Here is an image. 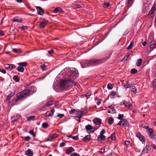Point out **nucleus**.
Wrapping results in <instances>:
<instances>
[{"instance_id": "4", "label": "nucleus", "mask_w": 156, "mask_h": 156, "mask_svg": "<svg viewBox=\"0 0 156 156\" xmlns=\"http://www.w3.org/2000/svg\"><path fill=\"white\" fill-rule=\"evenodd\" d=\"M87 62L90 66H94L101 63V61L98 59H92L87 61Z\"/></svg>"}, {"instance_id": "16", "label": "nucleus", "mask_w": 156, "mask_h": 156, "mask_svg": "<svg viewBox=\"0 0 156 156\" xmlns=\"http://www.w3.org/2000/svg\"><path fill=\"white\" fill-rule=\"evenodd\" d=\"M25 154L27 156H32L33 155L32 151L30 149H28L26 151Z\"/></svg>"}, {"instance_id": "17", "label": "nucleus", "mask_w": 156, "mask_h": 156, "mask_svg": "<svg viewBox=\"0 0 156 156\" xmlns=\"http://www.w3.org/2000/svg\"><path fill=\"white\" fill-rule=\"evenodd\" d=\"M28 89L30 90V92L31 93V95L35 92L36 91V89L34 86L30 87V88Z\"/></svg>"}, {"instance_id": "46", "label": "nucleus", "mask_w": 156, "mask_h": 156, "mask_svg": "<svg viewBox=\"0 0 156 156\" xmlns=\"http://www.w3.org/2000/svg\"><path fill=\"white\" fill-rule=\"evenodd\" d=\"M123 116L124 115L123 114H119L117 118L121 120L123 118Z\"/></svg>"}, {"instance_id": "55", "label": "nucleus", "mask_w": 156, "mask_h": 156, "mask_svg": "<svg viewBox=\"0 0 156 156\" xmlns=\"http://www.w3.org/2000/svg\"><path fill=\"white\" fill-rule=\"evenodd\" d=\"M66 145V144L64 142H62L60 144L59 146L60 147H63Z\"/></svg>"}, {"instance_id": "47", "label": "nucleus", "mask_w": 156, "mask_h": 156, "mask_svg": "<svg viewBox=\"0 0 156 156\" xmlns=\"http://www.w3.org/2000/svg\"><path fill=\"white\" fill-rule=\"evenodd\" d=\"M110 5V4L109 2L104 3L103 6L104 7H109Z\"/></svg>"}, {"instance_id": "50", "label": "nucleus", "mask_w": 156, "mask_h": 156, "mask_svg": "<svg viewBox=\"0 0 156 156\" xmlns=\"http://www.w3.org/2000/svg\"><path fill=\"white\" fill-rule=\"evenodd\" d=\"M29 133L31 135H32L34 137H35L36 136L35 134L34 133L33 130H30Z\"/></svg>"}, {"instance_id": "27", "label": "nucleus", "mask_w": 156, "mask_h": 156, "mask_svg": "<svg viewBox=\"0 0 156 156\" xmlns=\"http://www.w3.org/2000/svg\"><path fill=\"white\" fill-rule=\"evenodd\" d=\"M90 140V135L86 136L83 138V140L85 141H88Z\"/></svg>"}, {"instance_id": "21", "label": "nucleus", "mask_w": 156, "mask_h": 156, "mask_svg": "<svg viewBox=\"0 0 156 156\" xmlns=\"http://www.w3.org/2000/svg\"><path fill=\"white\" fill-rule=\"evenodd\" d=\"M12 51L17 54H20L22 52V50L20 48H13Z\"/></svg>"}, {"instance_id": "56", "label": "nucleus", "mask_w": 156, "mask_h": 156, "mask_svg": "<svg viewBox=\"0 0 156 156\" xmlns=\"http://www.w3.org/2000/svg\"><path fill=\"white\" fill-rule=\"evenodd\" d=\"M111 95L112 96H115L116 95V93L115 91H112L111 92Z\"/></svg>"}, {"instance_id": "62", "label": "nucleus", "mask_w": 156, "mask_h": 156, "mask_svg": "<svg viewBox=\"0 0 156 156\" xmlns=\"http://www.w3.org/2000/svg\"><path fill=\"white\" fill-rule=\"evenodd\" d=\"M153 85L154 87H156V79L154 80Z\"/></svg>"}, {"instance_id": "33", "label": "nucleus", "mask_w": 156, "mask_h": 156, "mask_svg": "<svg viewBox=\"0 0 156 156\" xmlns=\"http://www.w3.org/2000/svg\"><path fill=\"white\" fill-rule=\"evenodd\" d=\"M13 80L16 82H18L20 80L19 78L17 75H14L13 78Z\"/></svg>"}, {"instance_id": "58", "label": "nucleus", "mask_w": 156, "mask_h": 156, "mask_svg": "<svg viewBox=\"0 0 156 156\" xmlns=\"http://www.w3.org/2000/svg\"><path fill=\"white\" fill-rule=\"evenodd\" d=\"M100 150V151L102 154L104 153L105 151V149L104 148H102Z\"/></svg>"}, {"instance_id": "24", "label": "nucleus", "mask_w": 156, "mask_h": 156, "mask_svg": "<svg viewBox=\"0 0 156 156\" xmlns=\"http://www.w3.org/2000/svg\"><path fill=\"white\" fill-rule=\"evenodd\" d=\"M150 48L151 49L154 48H156V42L152 41L151 43Z\"/></svg>"}, {"instance_id": "54", "label": "nucleus", "mask_w": 156, "mask_h": 156, "mask_svg": "<svg viewBox=\"0 0 156 156\" xmlns=\"http://www.w3.org/2000/svg\"><path fill=\"white\" fill-rule=\"evenodd\" d=\"M70 156H80L78 154L74 152Z\"/></svg>"}, {"instance_id": "38", "label": "nucleus", "mask_w": 156, "mask_h": 156, "mask_svg": "<svg viewBox=\"0 0 156 156\" xmlns=\"http://www.w3.org/2000/svg\"><path fill=\"white\" fill-rule=\"evenodd\" d=\"M49 126L48 123L46 122L43 123L42 124V127L44 128H47Z\"/></svg>"}, {"instance_id": "25", "label": "nucleus", "mask_w": 156, "mask_h": 156, "mask_svg": "<svg viewBox=\"0 0 156 156\" xmlns=\"http://www.w3.org/2000/svg\"><path fill=\"white\" fill-rule=\"evenodd\" d=\"M114 119L112 117H109L108 120V123L110 125H111L114 122Z\"/></svg>"}, {"instance_id": "8", "label": "nucleus", "mask_w": 156, "mask_h": 156, "mask_svg": "<svg viewBox=\"0 0 156 156\" xmlns=\"http://www.w3.org/2000/svg\"><path fill=\"white\" fill-rule=\"evenodd\" d=\"M16 66L13 64H6L5 65V69L11 71L12 69L15 68Z\"/></svg>"}, {"instance_id": "43", "label": "nucleus", "mask_w": 156, "mask_h": 156, "mask_svg": "<svg viewBox=\"0 0 156 156\" xmlns=\"http://www.w3.org/2000/svg\"><path fill=\"white\" fill-rule=\"evenodd\" d=\"M41 67L42 70L44 71L45 70L46 66L45 64H43L41 65Z\"/></svg>"}, {"instance_id": "60", "label": "nucleus", "mask_w": 156, "mask_h": 156, "mask_svg": "<svg viewBox=\"0 0 156 156\" xmlns=\"http://www.w3.org/2000/svg\"><path fill=\"white\" fill-rule=\"evenodd\" d=\"M105 133V131L104 129H103L100 132V135H103V134H104Z\"/></svg>"}, {"instance_id": "39", "label": "nucleus", "mask_w": 156, "mask_h": 156, "mask_svg": "<svg viewBox=\"0 0 156 156\" xmlns=\"http://www.w3.org/2000/svg\"><path fill=\"white\" fill-rule=\"evenodd\" d=\"M146 148L144 149L142 152V154H144L145 153H147L148 151V148L149 147V146H147V145L146 146Z\"/></svg>"}, {"instance_id": "37", "label": "nucleus", "mask_w": 156, "mask_h": 156, "mask_svg": "<svg viewBox=\"0 0 156 156\" xmlns=\"http://www.w3.org/2000/svg\"><path fill=\"white\" fill-rule=\"evenodd\" d=\"M142 126L143 128H144L145 129H147L148 127V125L146 123H144L142 124Z\"/></svg>"}, {"instance_id": "1", "label": "nucleus", "mask_w": 156, "mask_h": 156, "mask_svg": "<svg viewBox=\"0 0 156 156\" xmlns=\"http://www.w3.org/2000/svg\"><path fill=\"white\" fill-rule=\"evenodd\" d=\"M76 82L71 80H62L60 81V86L61 87L64 89H69L70 88L72 85L75 86L76 85Z\"/></svg>"}, {"instance_id": "51", "label": "nucleus", "mask_w": 156, "mask_h": 156, "mask_svg": "<svg viewBox=\"0 0 156 156\" xmlns=\"http://www.w3.org/2000/svg\"><path fill=\"white\" fill-rule=\"evenodd\" d=\"M127 107L128 108L130 109H132V104L130 102H129Z\"/></svg>"}, {"instance_id": "42", "label": "nucleus", "mask_w": 156, "mask_h": 156, "mask_svg": "<svg viewBox=\"0 0 156 156\" xmlns=\"http://www.w3.org/2000/svg\"><path fill=\"white\" fill-rule=\"evenodd\" d=\"M125 144L127 147L129 146L130 144V141L129 140H126L125 142Z\"/></svg>"}, {"instance_id": "45", "label": "nucleus", "mask_w": 156, "mask_h": 156, "mask_svg": "<svg viewBox=\"0 0 156 156\" xmlns=\"http://www.w3.org/2000/svg\"><path fill=\"white\" fill-rule=\"evenodd\" d=\"M107 88L109 89H112L113 88V86L111 83H109L107 85Z\"/></svg>"}, {"instance_id": "53", "label": "nucleus", "mask_w": 156, "mask_h": 156, "mask_svg": "<svg viewBox=\"0 0 156 156\" xmlns=\"http://www.w3.org/2000/svg\"><path fill=\"white\" fill-rule=\"evenodd\" d=\"M64 116V114H58L57 116L60 118H61L63 117Z\"/></svg>"}, {"instance_id": "35", "label": "nucleus", "mask_w": 156, "mask_h": 156, "mask_svg": "<svg viewBox=\"0 0 156 156\" xmlns=\"http://www.w3.org/2000/svg\"><path fill=\"white\" fill-rule=\"evenodd\" d=\"M35 116H31L28 117L27 118V120L28 121H30L31 120H34Z\"/></svg>"}, {"instance_id": "59", "label": "nucleus", "mask_w": 156, "mask_h": 156, "mask_svg": "<svg viewBox=\"0 0 156 156\" xmlns=\"http://www.w3.org/2000/svg\"><path fill=\"white\" fill-rule=\"evenodd\" d=\"M72 138L74 140H77L78 139V136H73Z\"/></svg>"}, {"instance_id": "40", "label": "nucleus", "mask_w": 156, "mask_h": 156, "mask_svg": "<svg viewBox=\"0 0 156 156\" xmlns=\"http://www.w3.org/2000/svg\"><path fill=\"white\" fill-rule=\"evenodd\" d=\"M130 72L131 73L133 74H134L136 73L137 72V71L135 69L133 68L131 69Z\"/></svg>"}, {"instance_id": "13", "label": "nucleus", "mask_w": 156, "mask_h": 156, "mask_svg": "<svg viewBox=\"0 0 156 156\" xmlns=\"http://www.w3.org/2000/svg\"><path fill=\"white\" fill-rule=\"evenodd\" d=\"M85 128L87 133H91V130L93 129V127L90 125H88L85 126Z\"/></svg>"}, {"instance_id": "11", "label": "nucleus", "mask_w": 156, "mask_h": 156, "mask_svg": "<svg viewBox=\"0 0 156 156\" xmlns=\"http://www.w3.org/2000/svg\"><path fill=\"white\" fill-rule=\"evenodd\" d=\"M118 124L119 126H122L123 127H126L127 125V122L125 119H123L122 120L120 121L119 122Z\"/></svg>"}, {"instance_id": "6", "label": "nucleus", "mask_w": 156, "mask_h": 156, "mask_svg": "<svg viewBox=\"0 0 156 156\" xmlns=\"http://www.w3.org/2000/svg\"><path fill=\"white\" fill-rule=\"evenodd\" d=\"M48 20H45L40 21L39 25V28L41 29L44 28L48 24Z\"/></svg>"}, {"instance_id": "9", "label": "nucleus", "mask_w": 156, "mask_h": 156, "mask_svg": "<svg viewBox=\"0 0 156 156\" xmlns=\"http://www.w3.org/2000/svg\"><path fill=\"white\" fill-rule=\"evenodd\" d=\"M84 112L83 110L80 111L79 109H76V112L75 113V115H76V117H79L81 118L82 115H83V113Z\"/></svg>"}, {"instance_id": "29", "label": "nucleus", "mask_w": 156, "mask_h": 156, "mask_svg": "<svg viewBox=\"0 0 156 156\" xmlns=\"http://www.w3.org/2000/svg\"><path fill=\"white\" fill-rule=\"evenodd\" d=\"M18 65L21 67H25L27 65V63L26 62H20L18 63Z\"/></svg>"}, {"instance_id": "20", "label": "nucleus", "mask_w": 156, "mask_h": 156, "mask_svg": "<svg viewBox=\"0 0 156 156\" xmlns=\"http://www.w3.org/2000/svg\"><path fill=\"white\" fill-rule=\"evenodd\" d=\"M105 139V137L103 135H99L98 137V140L101 142H102Z\"/></svg>"}, {"instance_id": "61", "label": "nucleus", "mask_w": 156, "mask_h": 156, "mask_svg": "<svg viewBox=\"0 0 156 156\" xmlns=\"http://www.w3.org/2000/svg\"><path fill=\"white\" fill-rule=\"evenodd\" d=\"M84 95L86 97L90 96L91 95V92H89V93H87L86 94H84Z\"/></svg>"}, {"instance_id": "64", "label": "nucleus", "mask_w": 156, "mask_h": 156, "mask_svg": "<svg viewBox=\"0 0 156 156\" xmlns=\"http://www.w3.org/2000/svg\"><path fill=\"white\" fill-rule=\"evenodd\" d=\"M24 139L27 140L28 141L30 139V137L29 136H26L24 137Z\"/></svg>"}, {"instance_id": "34", "label": "nucleus", "mask_w": 156, "mask_h": 156, "mask_svg": "<svg viewBox=\"0 0 156 156\" xmlns=\"http://www.w3.org/2000/svg\"><path fill=\"white\" fill-rule=\"evenodd\" d=\"M142 62V60L140 58L138 59L136 63V64L137 66H140Z\"/></svg>"}, {"instance_id": "36", "label": "nucleus", "mask_w": 156, "mask_h": 156, "mask_svg": "<svg viewBox=\"0 0 156 156\" xmlns=\"http://www.w3.org/2000/svg\"><path fill=\"white\" fill-rule=\"evenodd\" d=\"M110 138H111L112 140H114L115 139V133H113L110 136Z\"/></svg>"}, {"instance_id": "26", "label": "nucleus", "mask_w": 156, "mask_h": 156, "mask_svg": "<svg viewBox=\"0 0 156 156\" xmlns=\"http://www.w3.org/2000/svg\"><path fill=\"white\" fill-rule=\"evenodd\" d=\"M54 103V101H50L47 102L45 105V107H49L53 104Z\"/></svg>"}, {"instance_id": "28", "label": "nucleus", "mask_w": 156, "mask_h": 156, "mask_svg": "<svg viewBox=\"0 0 156 156\" xmlns=\"http://www.w3.org/2000/svg\"><path fill=\"white\" fill-rule=\"evenodd\" d=\"M134 44V43L133 42V41H131L129 45L127 47V49L128 50H129L133 48Z\"/></svg>"}, {"instance_id": "48", "label": "nucleus", "mask_w": 156, "mask_h": 156, "mask_svg": "<svg viewBox=\"0 0 156 156\" xmlns=\"http://www.w3.org/2000/svg\"><path fill=\"white\" fill-rule=\"evenodd\" d=\"M51 137L53 139L54 138L57 137H58V135L56 133H54L52 135Z\"/></svg>"}, {"instance_id": "31", "label": "nucleus", "mask_w": 156, "mask_h": 156, "mask_svg": "<svg viewBox=\"0 0 156 156\" xmlns=\"http://www.w3.org/2000/svg\"><path fill=\"white\" fill-rule=\"evenodd\" d=\"M14 94L12 93H10L9 94L7 97L6 100L9 101L11 98L13 96Z\"/></svg>"}, {"instance_id": "63", "label": "nucleus", "mask_w": 156, "mask_h": 156, "mask_svg": "<svg viewBox=\"0 0 156 156\" xmlns=\"http://www.w3.org/2000/svg\"><path fill=\"white\" fill-rule=\"evenodd\" d=\"M0 72L3 73H5L6 72V71L5 69H0Z\"/></svg>"}, {"instance_id": "2", "label": "nucleus", "mask_w": 156, "mask_h": 156, "mask_svg": "<svg viewBox=\"0 0 156 156\" xmlns=\"http://www.w3.org/2000/svg\"><path fill=\"white\" fill-rule=\"evenodd\" d=\"M31 95V93L28 89H25L17 95V99L18 100L25 98Z\"/></svg>"}, {"instance_id": "22", "label": "nucleus", "mask_w": 156, "mask_h": 156, "mask_svg": "<svg viewBox=\"0 0 156 156\" xmlns=\"http://www.w3.org/2000/svg\"><path fill=\"white\" fill-rule=\"evenodd\" d=\"M74 151V148L72 147H70L66 151V153L67 154H69L71 153L73 151Z\"/></svg>"}, {"instance_id": "15", "label": "nucleus", "mask_w": 156, "mask_h": 156, "mask_svg": "<svg viewBox=\"0 0 156 156\" xmlns=\"http://www.w3.org/2000/svg\"><path fill=\"white\" fill-rule=\"evenodd\" d=\"M55 112L54 109H52L50 112H47L45 113V116L46 117H49L50 116H52V115Z\"/></svg>"}, {"instance_id": "52", "label": "nucleus", "mask_w": 156, "mask_h": 156, "mask_svg": "<svg viewBox=\"0 0 156 156\" xmlns=\"http://www.w3.org/2000/svg\"><path fill=\"white\" fill-rule=\"evenodd\" d=\"M52 138L51 136H49L48 138H47L44 141V142H46L48 141H49L52 140Z\"/></svg>"}, {"instance_id": "14", "label": "nucleus", "mask_w": 156, "mask_h": 156, "mask_svg": "<svg viewBox=\"0 0 156 156\" xmlns=\"http://www.w3.org/2000/svg\"><path fill=\"white\" fill-rule=\"evenodd\" d=\"M36 9L37 10V13L40 15H42L44 13V11L42 8L40 7L37 6Z\"/></svg>"}, {"instance_id": "7", "label": "nucleus", "mask_w": 156, "mask_h": 156, "mask_svg": "<svg viewBox=\"0 0 156 156\" xmlns=\"http://www.w3.org/2000/svg\"><path fill=\"white\" fill-rule=\"evenodd\" d=\"M156 10V4H154V5L153 6L151 9L149 11L148 14L149 18H151V17L154 16V13L155 10Z\"/></svg>"}, {"instance_id": "12", "label": "nucleus", "mask_w": 156, "mask_h": 156, "mask_svg": "<svg viewBox=\"0 0 156 156\" xmlns=\"http://www.w3.org/2000/svg\"><path fill=\"white\" fill-rule=\"evenodd\" d=\"M136 137L139 138L140 140L141 141L143 142L145 141V138L144 136L141 135L140 132L136 134Z\"/></svg>"}, {"instance_id": "57", "label": "nucleus", "mask_w": 156, "mask_h": 156, "mask_svg": "<svg viewBox=\"0 0 156 156\" xmlns=\"http://www.w3.org/2000/svg\"><path fill=\"white\" fill-rule=\"evenodd\" d=\"M129 103V102L124 101L123 102V104L126 107H127L128 106V105Z\"/></svg>"}, {"instance_id": "10", "label": "nucleus", "mask_w": 156, "mask_h": 156, "mask_svg": "<svg viewBox=\"0 0 156 156\" xmlns=\"http://www.w3.org/2000/svg\"><path fill=\"white\" fill-rule=\"evenodd\" d=\"M129 88L130 89V90L133 92L134 94H136L137 92V89L136 87L132 84L130 83L129 87Z\"/></svg>"}, {"instance_id": "30", "label": "nucleus", "mask_w": 156, "mask_h": 156, "mask_svg": "<svg viewBox=\"0 0 156 156\" xmlns=\"http://www.w3.org/2000/svg\"><path fill=\"white\" fill-rule=\"evenodd\" d=\"M16 69L19 72H23L24 70V68L23 67L19 66Z\"/></svg>"}, {"instance_id": "23", "label": "nucleus", "mask_w": 156, "mask_h": 156, "mask_svg": "<svg viewBox=\"0 0 156 156\" xmlns=\"http://www.w3.org/2000/svg\"><path fill=\"white\" fill-rule=\"evenodd\" d=\"M134 0H128L127 2V6L129 7H130L133 4Z\"/></svg>"}, {"instance_id": "32", "label": "nucleus", "mask_w": 156, "mask_h": 156, "mask_svg": "<svg viewBox=\"0 0 156 156\" xmlns=\"http://www.w3.org/2000/svg\"><path fill=\"white\" fill-rule=\"evenodd\" d=\"M76 109H72L70 110L69 111V113L70 115H75L76 112Z\"/></svg>"}, {"instance_id": "3", "label": "nucleus", "mask_w": 156, "mask_h": 156, "mask_svg": "<svg viewBox=\"0 0 156 156\" xmlns=\"http://www.w3.org/2000/svg\"><path fill=\"white\" fill-rule=\"evenodd\" d=\"M151 0H143L144 4L143 9L145 12L149 10L148 7L151 3Z\"/></svg>"}, {"instance_id": "19", "label": "nucleus", "mask_w": 156, "mask_h": 156, "mask_svg": "<svg viewBox=\"0 0 156 156\" xmlns=\"http://www.w3.org/2000/svg\"><path fill=\"white\" fill-rule=\"evenodd\" d=\"M13 22L22 23V19L18 17H16L12 20Z\"/></svg>"}, {"instance_id": "49", "label": "nucleus", "mask_w": 156, "mask_h": 156, "mask_svg": "<svg viewBox=\"0 0 156 156\" xmlns=\"http://www.w3.org/2000/svg\"><path fill=\"white\" fill-rule=\"evenodd\" d=\"M130 85V83H127L126 84L124 85V87L125 88H129Z\"/></svg>"}, {"instance_id": "41", "label": "nucleus", "mask_w": 156, "mask_h": 156, "mask_svg": "<svg viewBox=\"0 0 156 156\" xmlns=\"http://www.w3.org/2000/svg\"><path fill=\"white\" fill-rule=\"evenodd\" d=\"M147 132L148 135L154 133L153 129L151 128L149 129L148 130Z\"/></svg>"}, {"instance_id": "44", "label": "nucleus", "mask_w": 156, "mask_h": 156, "mask_svg": "<svg viewBox=\"0 0 156 156\" xmlns=\"http://www.w3.org/2000/svg\"><path fill=\"white\" fill-rule=\"evenodd\" d=\"M19 28L20 29L22 30H24L27 29V27L26 26L23 25L21 27H19Z\"/></svg>"}, {"instance_id": "18", "label": "nucleus", "mask_w": 156, "mask_h": 156, "mask_svg": "<svg viewBox=\"0 0 156 156\" xmlns=\"http://www.w3.org/2000/svg\"><path fill=\"white\" fill-rule=\"evenodd\" d=\"M94 122L97 125H99L101 123V119L98 118H96L93 120Z\"/></svg>"}, {"instance_id": "5", "label": "nucleus", "mask_w": 156, "mask_h": 156, "mask_svg": "<svg viewBox=\"0 0 156 156\" xmlns=\"http://www.w3.org/2000/svg\"><path fill=\"white\" fill-rule=\"evenodd\" d=\"M71 73V76L73 77V79H76L78 77V72L75 68L73 69L70 72Z\"/></svg>"}]
</instances>
